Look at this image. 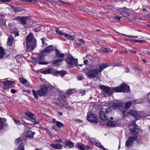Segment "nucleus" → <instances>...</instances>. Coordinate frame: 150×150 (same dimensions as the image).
Returning a JSON list of instances; mask_svg holds the SVG:
<instances>
[{
  "label": "nucleus",
  "mask_w": 150,
  "mask_h": 150,
  "mask_svg": "<svg viewBox=\"0 0 150 150\" xmlns=\"http://www.w3.org/2000/svg\"><path fill=\"white\" fill-rule=\"evenodd\" d=\"M26 45L28 51L33 50L36 46V40L33 37L32 34L29 33L26 38Z\"/></svg>",
  "instance_id": "1"
},
{
  "label": "nucleus",
  "mask_w": 150,
  "mask_h": 150,
  "mask_svg": "<svg viewBox=\"0 0 150 150\" xmlns=\"http://www.w3.org/2000/svg\"><path fill=\"white\" fill-rule=\"evenodd\" d=\"M86 75L88 78H95L98 79L100 74L98 69L95 68L88 69L85 72Z\"/></svg>",
  "instance_id": "2"
},
{
  "label": "nucleus",
  "mask_w": 150,
  "mask_h": 150,
  "mask_svg": "<svg viewBox=\"0 0 150 150\" xmlns=\"http://www.w3.org/2000/svg\"><path fill=\"white\" fill-rule=\"evenodd\" d=\"M128 113L133 116L136 120L144 118L145 117L144 112L141 111H137L130 110L129 111Z\"/></svg>",
  "instance_id": "3"
},
{
  "label": "nucleus",
  "mask_w": 150,
  "mask_h": 150,
  "mask_svg": "<svg viewBox=\"0 0 150 150\" xmlns=\"http://www.w3.org/2000/svg\"><path fill=\"white\" fill-rule=\"evenodd\" d=\"M113 90L116 92H127L130 91L129 87L126 84L123 83L120 86L114 88Z\"/></svg>",
  "instance_id": "4"
},
{
  "label": "nucleus",
  "mask_w": 150,
  "mask_h": 150,
  "mask_svg": "<svg viewBox=\"0 0 150 150\" xmlns=\"http://www.w3.org/2000/svg\"><path fill=\"white\" fill-rule=\"evenodd\" d=\"M65 61L70 68L76 66L78 64V59L71 57H67Z\"/></svg>",
  "instance_id": "5"
},
{
  "label": "nucleus",
  "mask_w": 150,
  "mask_h": 150,
  "mask_svg": "<svg viewBox=\"0 0 150 150\" xmlns=\"http://www.w3.org/2000/svg\"><path fill=\"white\" fill-rule=\"evenodd\" d=\"M55 31L57 34H59L60 36L63 35L67 39L69 40H74L75 39V38L74 36L71 35L67 34L62 33L57 28H55Z\"/></svg>",
  "instance_id": "6"
},
{
  "label": "nucleus",
  "mask_w": 150,
  "mask_h": 150,
  "mask_svg": "<svg viewBox=\"0 0 150 150\" xmlns=\"http://www.w3.org/2000/svg\"><path fill=\"white\" fill-rule=\"evenodd\" d=\"M88 120L91 123H97L98 122V118L97 116L93 113H88L87 116Z\"/></svg>",
  "instance_id": "7"
},
{
  "label": "nucleus",
  "mask_w": 150,
  "mask_h": 150,
  "mask_svg": "<svg viewBox=\"0 0 150 150\" xmlns=\"http://www.w3.org/2000/svg\"><path fill=\"white\" fill-rule=\"evenodd\" d=\"M100 88L103 90V93L105 96H110L112 93V90L108 87L102 86Z\"/></svg>",
  "instance_id": "8"
},
{
  "label": "nucleus",
  "mask_w": 150,
  "mask_h": 150,
  "mask_svg": "<svg viewBox=\"0 0 150 150\" xmlns=\"http://www.w3.org/2000/svg\"><path fill=\"white\" fill-rule=\"evenodd\" d=\"M48 89L45 85H44L41 87L40 89L38 91V94L41 96H45L48 93Z\"/></svg>",
  "instance_id": "9"
},
{
  "label": "nucleus",
  "mask_w": 150,
  "mask_h": 150,
  "mask_svg": "<svg viewBox=\"0 0 150 150\" xmlns=\"http://www.w3.org/2000/svg\"><path fill=\"white\" fill-rule=\"evenodd\" d=\"M129 128L130 130L134 134H137L138 132V129L135 121L133 122L130 124Z\"/></svg>",
  "instance_id": "10"
},
{
  "label": "nucleus",
  "mask_w": 150,
  "mask_h": 150,
  "mask_svg": "<svg viewBox=\"0 0 150 150\" xmlns=\"http://www.w3.org/2000/svg\"><path fill=\"white\" fill-rule=\"evenodd\" d=\"M14 81H11L7 80L6 81L3 82L4 86V88L5 89H7L13 87V84L14 83Z\"/></svg>",
  "instance_id": "11"
},
{
  "label": "nucleus",
  "mask_w": 150,
  "mask_h": 150,
  "mask_svg": "<svg viewBox=\"0 0 150 150\" xmlns=\"http://www.w3.org/2000/svg\"><path fill=\"white\" fill-rule=\"evenodd\" d=\"M132 103L131 102L129 101L126 103L125 104L124 107H123L124 103H122V108L121 109V111L123 113H125L127 110L130 107Z\"/></svg>",
  "instance_id": "12"
},
{
  "label": "nucleus",
  "mask_w": 150,
  "mask_h": 150,
  "mask_svg": "<svg viewBox=\"0 0 150 150\" xmlns=\"http://www.w3.org/2000/svg\"><path fill=\"white\" fill-rule=\"evenodd\" d=\"M122 103L121 102L111 103H110V106L112 107L113 109H115L117 108H119L120 110L121 111Z\"/></svg>",
  "instance_id": "13"
},
{
  "label": "nucleus",
  "mask_w": 150,
  "mask_h": 150,
  "mask_svg": "<svg viewBox=\"0 0 150 150\" xmlns=\"http://www.w3.org/2000/svg\"><path fill=\"white\" fill-rule=\"evenodd\" d=\"M137 136L136 135H132L129 137L128 140L126 142V146H128L131 145L132 143L135 141Z\"/></svg>",
  "instance_id": "14"
},
{
  "label": "nucleus",
  "mask_w": 150,
  "mask_h": 150,
  "mask_svg": "<svg viewBox=\"0 0 150 150\" xmlns=\"http://www.w3.org/2000/svg\"><path fill=\"white\" fill-rule=\"evenodd\" d=\"M99 115L100 118L103 121H108V117L106 116L104 111L101 110L100 112Z\"/></svg>",
  "instance_id": "15"
},
{
  "label": "nucleus",
  "mask_w": 150,
  "mask_h": 150,
  "mask_svg": "<svg viewBox=\"0 0 150 150\" xmlns=\"http://www.w3.org/2000/svg\"><path fill=\"white\" fill-rule=\"evenodd\" d=\"M50 145L51 147L58 149H61L63 147V145L61 143L56 144H51Z\"/></svg>",
  "instance_id": "16"
},
{
  "label": "nucleus",
  "mask_w": 150,
  "mask_h": 150,
  "mask_svg": "<svg viewBox=\"0 0 150 150\" xmlns=\"http://www.w3.org/2000/svg\"><path fill=\"white\" fill-rule=\"evenodd\" d=\"M105 122L108 126L110 127H113L117 125L116 122L110 121L108 119V121H106Z\"/></svg>",
  "instance_id": "17"
},
{
  "label": "nucleus",
  "mask_w": 150,
  "mask_h": 150,
  "mask_svg": "<svg viewBox=\"0 0 150 150\" xmlns=\"http://www.w3.org/2000/svg\"><path fill=\"white\" fill-rule=\"evenodd\" d=\"M50 120H52V122L55 123L57 127H62L63 126V125L62 123L59 121H57L55 119L51 117H50Z\"/></svg>",
  "instance_id": "18"
},
{
  "label": "nucleus",
  "mask_w": 150,
  "mask_h": 150,
  "mask_svg": "<svg viewBox=\"0 0 150 150\" xmlns=\"http://www.w3.org/2000/svg\"><path fill=\"white\" fill-rule=\"evenodd\" d=\"M91 142L93 144L95 145L96 146H98L101 149H102L104 150H107V149L105 148L102 145H101L100 143L96 142L91 139Z\"/></svg>",
  "instance_id": "19"
},
{
  "label": "nucleus",
  "mask_w": 150,
  "mask_h": 150,
  "mask_svg": "<svg viewBox=\"0 0 150 150\" xmlns=\"http://www.w3.org/2000/svg\"><path fill=\"white\" fill-rule=\"evenodd\" d=\"M109 65L107 64H100L99 66L98 70L99 72L101 73L102 71L105 68L108 67Z\"/></svg>",
  "instance_id": "20"
},
{
  "label": "nucleus",
  "mask_w": 150,
  "mask_h": 150,
  "mask_svg": "<svg viewBox=\"0 0 150 150\" xmlns=\"http://www.w3.org/2000/svg\"><path fill=\"white\" fill-rule=\"evenodd\" d=\"M19 79L20 82L24 86H28L29 84V82L26 79L24 78H20Z\"/></svg>",
  "instance_id": "21"
},
{
  "label": "nucleus",
  "mask_w": 150,
  "mask_h": 150,
  "mask_svg": "<svg viewBox=\"0 0 150 150\" xmlns=\"http://www.w3.org/2000/svg\"><path fill=\"white\" fill-rule=\"evenodd\" d=\"M63 60L61 59H59L55 60L54 63L53 64L54 66H57L60 65L61 64V62L63 61Z\"/></svg>",
  "instance_id": "22"
},
{
  "label": "nucleus",
  "mask_w": 150,
  "mask_h": 150,
  "mask_svg": "<svg viewBox=\"0 0 150 150\" xmlns=\"http://www.w3.org/2000/svg\"><path fill=\"white\" fill-rule=\"evenodd\" d=\"M59 99L60 100L59 102L58 103V105L60 107H63L64 106V105L65 104V100H64L63 99L60 98V97L59 98Z\"/></svg>",
  "instance_id": "23"
},
{
  "label": "nucleus",
  "mask_w": 150,
  "mask_h": 150,
  "mask_svg": "<svg viewBox=\"0 0 150 150\" xmlns=\"http://www.w3.org/2000/svg\"><path fill=\"white\" fill-rule=\"evenodd\" d=\"M53 50V46L51 45H50L45 48L44 50V52H50L52 51Z\"/></svg>",
  "instance_id": "24"
},
{
  "label": "nucleus",
  "mask_w": 150,
  "mask_h": 150,
  "mask_svg": "<svg viewBox=\"0 0 150 150\" xmlns=\"http://www.w3.org/2000/svg\"><path fill=\"white\" fill-rule=\"evenodd\" d=\"M14 39L12 37H9L8 39V45L10 46H11L12 45L13 42L14 41Z\"/></svg>",
  "instance_id": "25"
},
{
  "label": "nucleus",
  "mask_w": 150,
  "mask_h": 150,
  "mask_svg": "<svg viewBox=\"0 0 150 150\" xmlns=\"http://www.w3.org/2000/svg\"><path fill=\"white\" fill-rule=\"evenodd\" d=\"M5 54V51L4 49L0 47V59L3 58Z\"/></svg>",
  "instance_id": "26"
},
{
  "label": "nucleus",
  "mask_w": 150,
  "mask_h": 150,
  "mask_svg": "<svg viewBox=\"0 0 150 150\" xmlns=\"http://www.w3.org/2000/svg\"><path fill=\"white\" fill-rule=\"evenodd\" d=\"M65 145L66 146H68L70 148H72L74 146V143L71 142H68L65 143Z\"/></svg>",
  "instance_id": "27"
},
{
  "label": "nucleus",
  "mask_w": 150,
  "mask_h": 150,
  "mask_svg": "<svg viewBox=\"0 0 150 150\" xmlns=\"http://www.w3.org/2000/svg\"><path fill=\"white\" fill-rule=\"evenodd\" d=\"M76 44L79 46H82L84 44V42L82 39H79L77 40Z\"/></svg>",
  "instance_id": "28"
},
{
  "label": "nucleus",
  "mask_w": 150,
  "mask_h": 150,
  "mask_svg": "<svg viewBox=\"0 0 150 150\" xmlns=\"http://www.w3.org/2000/svg\"><path fill=\"white\" fill-rule=\"evenodd\" d=\"M35 134V132H34L29 131L28 132L27 137H29L33 138Z\"/></svg>",
  "instance_id": "29"
},
{
  "label": "nucleus",
  "mask_w": 150,
  "mask_h": 150,
  "mask_svg": "<svg viewBox=\"0 0 150 150\" xmlns=\"http://www.w3.org/2000/svg\"><path fill=\"white\" fill-rule=\"evenodd\" d=\"M76 147L80 150H84V145L82 144L77 145Z\"/></svg>",
  "instance_id": "30"
},
{
  "label": "nucleus",
  "mask_w": 150,
  "mask_h": 150,
  "mask_svg": "<svg viewBox=\"0 0 150 150\" xmlns=\"http://www.w3.org/2000/svg\"><path fill=\"white\" fill-rule=\"evenodd\" d=\"M52 69L50 68L47 69L43 71L42 72V74H49L51 73Z\"/></svg>",
  "instance_id": "31"
},
{
  "label": "nucleus",
  "mask_w": 150,
  "mask_h": 150,
  "mask_svg": "<svg viewBox=\"0 0 150 150\" xmlns=\"http://www.w3.org/2000/svg\"><path fill=\"white\" fill-rule=\"evenodd\" d=\"M102 50L104 52L106 53L111 52H112V50L109 48H106L105 47H103L102 48Z\"/></svg>",
  "instance_id": "32"
},
{
  "label": "nucleus",
  "mask_w": 150,
  "mask_h": 150,
  "mask_svg": "<svg viewBox=\"0 0 150 150\" xmlns=\"http://www.w3.org/2000/svg\"><path fill=\"white\" fill-rule=\"evenodd\" d=\"M25 114L27 116L31 118V119L35 117V116L33 114L30 112H27L25 113Z\"/></svg>",
  "instance_id": "33"
},
{
  "label": "nucleus",
  "mask_w": 150,
  "mask_h": 150,
  "mask_svg": "<svg viewBox=\"0 0 150 150\" xmlns=\"http://www.w3.org/2000/svg\"><path fill=\"white\" fill-rule=\"evenodd\" d=\"M21 22L22 24L24 25L26 24L27 18L26 17H22L21 18Z\"/></svg>",
  "instance_id": "34"
},
{
  "label": "nucleus",
  "mask_w": 150,
  "mask_h": 150,
  "mask_svg": "<svg viewBox=\"0 0 150 150\" xmlns=\"http://www.w3.org/2000/svg\"><path fill=\"white\" fill-rule=\"evenodd\" d=\"M42 45L44 46H46L47 45V41L45 38H42Z\"/></svg>",
  "instance_id": "35"
},
{
  "label": "nucleus",
  "mask_w": 150,
  "mask_h": 150,
  "mask_svg": "<svg viewBox=\"0 0 150 150\" xmlns=\"http://www.w3.org/2000/svg\"><path fill=\"white\" fill-rule=\"evenodd\" d=\"M35 117L34 118L31 119L30 120L31 121L32 123H30V124L35 125L38 123L37 121L35 120Z\"/></svg>",
  "instance_id": "36"
},
{
  "label": "nucleus",
  "mask_w": 150,
  "mask_h": 150,
  "mask_svg": "<svg viewBox=\"0 0 150 150\" xmlns=\"http://www.w3.org/2000/svg\"><path fill=\"white\" fill-rule=\"evenodd\" d=\"M133 42H138L139 43H142L145 42V41L144 40H132Z\"/></svg>",
  "instance_id": "37"
},
{
  "label": "nucleus",
  "mask_w": 150,
  "mask_h": 150,
  "mask_svg": "<svg viewBox=\"0 0 150 150\" xmlns=\"http://www.w3.org/2000/svg\"><path fill=\"white\" fill-rule=\"evenodd\" d=\"M67 73L66 71L64 70L59 71V75L62 76H64L65 74H66Z\"/></svg>",
  "instance_id": "38"
},
{
  "label": "nucleus",
  "mask_w": 150,
  "mask_h": 150,
  "mask_svg": "<svg viewBox=\"0 0 150 150\" xmlns=\"http://www.w3.org/2000/svg\"><path fill=\"white\" fill-rule=\"evenodd\" d=\"M32 91L35 98H36V99H38V96L36 91L34 90H32Z\"/></svg>",
  "instance_id": "39"
},
{
  "label": "nucleus",
  "mask_w": 150,
  "mask_h": 150,
  "mask_svg": "<svg viewBox=\"0 0 150 150\" xmlns=\"http://www.w3.org/2000/svg\"><path fill=\"white\" fill-rule=\"evenodd\" d=\"M142 101L141 100L137 99L134 101H133L132 103L134 104H137V103H142Z\"/></svg>",
  "instance_id": "40"
},
{
  "label": "nucleus",
  "mask_w": 150,
  "mask_h": 150,
  "mask_svg": "<svg viewBox=\"0 0 150 150\" xmlns=\"http://www.w3.org/2000/svg\"><path fill=\"white\" fill-rule=\"evenodd\" d=\"M23 1H26L31 2L33 4L37 3L38 2V1L35 0H21Z\"/></svg>",
  "instance_id": "41"
},
{
  "label": "nucleus",
  "mask_w": 150,
  "mask_h": 150,
  "mask_svg": "<svg viewBox=\"0 0 150 150\" xmlns=\"http://www.w3.org/2000/svg\"><path fill=\"white\" fill-rule=\"evenodd\" d=\"M20 143V144H22V142H21V139L20 138H18L16 139L15 141V143L16 144H17L18 143Z\"/></svg>",
  "instance_id": "42"
},
{
  "label": "nucleus",
  "mask_w": 150,
  "mask_h": 150,
  "mask_svg": "<svg viewBox=\"0 0 150 150\" xmlns=\"http://www.w3.org/2000/svg\"><path fill=\"white\" fill-rule=\"evenodd\" d=\"M121 14L125 17H127L129 16V13L125 11L122 12Z\"/></svg>",
  "instance_id": "43"
},
{
  "label": "nucleus",
  "mask_w": 150,
  "mask_h": 150,
  "mask_svg": "<svg viewBox=\"0 0 150 150\" xmlns=\"http://www.w3.org/2000/svg\"><path fill=\"white\" fill-rule=\"evenodd\" d=\"M33 30L35 32H39L40 31L41 29L40 27H38L36 28L33 29Z\"/></svg>",
  "instance_id": "44"
},
{
  "label": "nucleus",
  "mask_w": 150,
  "mask_h": 150,
  "mask_svg": "<svg viewBox=\"0 0 150 150\" xmlns=\"http://www.w3.org/2000/svg\"><path fill=\"white\" fill-rule=\"evenodd\" d=\"M74 92V89H69L67 91V93L68 95H70Z\"/></svg>",
  "instance_id": "45"
},
{
  "label": "nucleus",
  "mask_w": 150,
  "mask_h": 150,
  "mask_svg": "<svg viewBox=\"0 0 150 150\" xmlns=\"http://www.w3.org/2000/svg\"><path fill=\"white\" fill-rule=\"evenodd\" d=\"M16 59L18 62H20L22 60L21 57L20 56H17L16 57Z\"/></svg>",
  "instance_id": "46"
},
{
  "label": "nucleus",
  "mask_w": 150,
  "mask_h": 150,
  "mask_svg": "<svg viewBox=\"0 0 150 150\" xmlns=\"http://www.w3.org/2000/svg\"><path fill=\"white\" fill-rule=\"evenodd\" d=\"M18 150H24V146L22 144H20L18 147Z\"/></svg>",
  "instance_id": "47"
},
{
  "label": "nucleus",
  "mask_w": 150,
  "mask_h": 150,
  "mask_svg": "<svg viewBox=\"0 0 150 150\" xmlns=\"http://www.w3.org/2000/svg\"><path fill=\"white\" fill-rule=\"evenodd\" d=\"M13 120L15 122V123L17 125H20L21 124V123L19 120H16L15 119H13Z\"/></svg>",
  "instance_id": "48"
},
{
  "label": "nucleus",
  "mask_w": 150,
  "mask_h": 150,
  "mask_svg": "<svg viewBox=\"0 0 150 150\" xmlns=\"http://www.w3.org/2000/svg\"><path fill=\"white\" fill-rule=\"evenodd\" d=\"M86 149L88 150H91L92 149L90 147H89L88 146H85L84 145V149Z\"/></svg>",
  "instance_id": "49"
},
{
  "label": "nucleus",
  "mask_w": 150,
  "mask_h": 150,
  "mask_svg": "<svg viewBox=\"0 0 150 150\" xmlns=\"http://www.w3.org/2000/svg\"><path fill=\"white\" fill-rule=\"evenodd\" d=\"M55 54H56V56L57 57H58V56H59V54H60V52H59V50H55Z\"/></svg>",
  "instance_id": "50"
},
{
  "label": "nucleus",
  "mask_w": 150,
  "mask_h": 150,
  "mask_svg": "<svg viewBox=\"0 0 150 150\" xmlns=\"http://www.w3.org/2000/svg\"><path fill=\"white\" fill-rule=\"evenodd\" d=\"M53 1V2L58 3H65L64 2L61 1L60 0H54Z\"/></svg>",
  "instance_id": "51"
},
{
  "label": "nucleus",
  "mask_w": 150,
  "mask_h": 150,
  "mask_svg": "<svg viewBox=\"0 0 150 150\" xmlns=\"http://www.w3.org/2000/svg\"><path fill=\"white\" fill-rule=\"evenodd\" d=\"M0 24L1 25H6V23L5 21H0Z\"/></svg>",
  "instance_id": "52"
},
{
  "label": "nucleus",
  "mask_w": 150,
  "mask_h": 150,
  "mask_svg": "<svg viewBox=\"0 0 150 150\" xmlns=\"http://www.w3.org/2000/svg\"><path fill=\"white\" fill-rule=\"evenodd\" d=\"M111 110L110 108H108L106 109L105 111L106 113H108L111 111Z\"/></svg>",
  "instance_id": "53"
},
{
  "label": "nucleus",
  "mask_w": 150,
  "mask_h": 150,
  "mask_svg": "<svg viewBox=\"0 0 150 150\" xmlns=\"http://www.w3.org/2000/svg\"><path fill=\"white\" fill-rule=\"evenodd\" d=\"M64 54L63 53H61L58 56V57H59L61 58H63L64 57Z\"/></svg>",
  "instance_id": "54"
},
{
  "label": "nucleus",
  "mask_w": 150,
  "mask_h": 150,
  "mask_svg": "<svg viewBox=\"0 0 150 150\" xmlns=\"http://www.w3.org/2000/svg\"><path fill=\"white\" fill-rule=\"evenodd\" d=\"M53 74L54 76H57L59 75V71H56Z\"/></svg>",
  "instance_id": "55"
},
{
  "label": "nucleus",
  "mask_w": 150,
  "mask_h": 150,
  "mask_svg": "<svg viewBox=\"0 0 150 150\" xmlns=\"http://www.w3.org/2000/svg\"><path fill=\"white\" fill-rule=\"evenodd\" d=\"M20 10L19 8H17L15 9V12H18L20 11Z\"/></svg>",
  "instance_id": "56"
},
{
  "label": "nucleus",
  "mask_w": 150,
  "mask_h": 150,
  "mask_svg": "<svg viewBox=\"0 0 150 150\" xmlns=\"http://www.w3.org/2000/svg\"><path fill=\"white\" fill-rule=\"evenodd\" d=\"M14 33L15 34V36H18L19 35V33L18 31H14Z\"/></svg>",
  "instance_id": "57"
},
{
  "label": "nucleus",
  "mask_w": 150,
  "mask_h": 150,
  "mask_svg": "<svg viewBox=\"0 0 150 150\" xmlns=\"http://www.w3.org/2000/svg\"><path fill=\"white\" fill-rule=\"evenodd\" d=\"M11 92L13 94H14L16 93V90L15 89H13L11 90Z\"/></svg>",
  "instance_id": "58"
},
{
  "label": "nucleus",
  "mask_w": 150,
  "mask_h": 150,
  "mask_svg": "<svg viewBox=\"0 0 150 150\" xmlns=\"http://www.w3.org/2000/svg\"><path fill=\"white\" fill-rule=\"evenodd\" d=\"M10 1V0H1V2H9Z\"/></svg>",
  "instance_id": "59"
},
{
  "label": "nucleus",
  "mask_w": 150,
  "mask_h": 150,
  "mask_svg": "<svg viewBox=\"0 0 150 150\" xmlns=\"http://www.w3.org/2000/svg\"><path fill=\"white\" fill-rule=\"evenodd\" d=\"M80 92L83 94H85V91L84 90H81L80 91Z\"/></svg>",
  "instance_id": "60"
},
{
  "label": "nucleus",
  "mask_w": 150,
  "mask_h": 150,
  "mask_svg": "<svg viewBox=\"0 0 150 150\" xmlns=\"http://www.w3.org/2000/svg\"><path fill=\"white\" fill-rule=\"evenodd\" d=\"M50 32L52 34L55 35V34L54 33V30H53V29H51L50 30Z\"/></svg>",
  "instance_id": "61"
},
{
  "label": "nucleus",
  "mask_w": 150,
  "mask_h": 150,
  "mask_svg": "<svg viewBox=\"0 0 150 150\" xmlns=\"http://www.w3.org/2000/svg\"><path fill=\"white\" fill-rule=\"evenodd\" d=\"M66 108L68 110H70L71 109V107L69 106H67L66 107Z\"/></svg>",
  "instance_id": "62"
},
{
  "label": "nucleus",
  "mask_w": 150,
  "mask_h": 150,
  "mask_svg": "<svg viewBox=\"0 0 150 150\" xmlns=\"http://www.w3.org/2000/svg\"><path fill=\"white\" fill-rule=\"evenodd\" d=\"M115 18L117 19L118 20H120V17L117 16H115Z\"/></svg>",
  "instance_id": "63"
},
{
  "label": "nucleus",
  "mask_w": 150,
  "mask_h": 150,
  "mask_svg": "<svg viewBox=\"0 0 150 150\" xmlns=\"http://www.w3.org/2000/svg\"><path fill=\"white\" fill-rule=\"evenodd\" d=\"M148 96L149 98L148 101L149 102V101L150 100V92L148 94Z\"/></svg>",
  "instance_id": "64"
}]
</instances>
